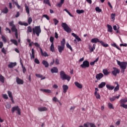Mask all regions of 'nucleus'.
Segmentation results:
<instances>
[{
  "mask_svg": "<svg viewBox=\"0 0 127 127\" xmlns=\"http://www.w3.org/2000/svg\"><path fill=\"white\" fill-rule=\"evenodd\" d=\"M112 46H113V47H115V48H117L118 50H121V48H119L118 46H117V44L116 43L112 44Z\"/></svg>",
  "mask_w": 127,
  "mask_h": 127,
  "instance_id": "46",
  "label": "nucleus"
},
{
  "mask_svg": "<svg viewBox=\"0 0 127 127\" xmlns=\"http://www.w3.org/2000/svg\"><path fill=\"white\" fill-rule=\"evenodd\" d=\"M60 64V62L59 61V60L58 59H56L55 64L56 65H58Z\"/></svg>",
  "mask_w": 127,
  "mask_h": 127,
  "instance_id": "58",
  "label": "nucleus"
},
{
  "mask_svg": "<svg viewBox=\"0 0 127 127\" xmlns=\"http://www.w3.org/2000/svg\"><path fill=\"white\" fill-rule=\"evenodd\" d=\"M110 101H111V102H114V101H115L116 100V97H111L109 99Z\"/></svg>",
  "mask_w": 127,
  "mask_h": 127,
  "instance_id": "63",
  "label": "nucleus"
},
{
  "mask_svg": "<svg viewBox=\"0 0 127 127\" xmlns=\"http://www.w3.org/2000/svg\"><path fill=\"white\" fill-rule=\"evenodd\" d=\"M1 52L3 54H6V50H5V49H4V48H2Z\"/></svg>",
  "mask_w": 127,
  "mask_h": 127,
  "instance_id": "56",
  "label": "nucleus"
},
{
  "mask_svg": "<svg viewBox=\"0 0 127 127\" xmlns=\"http://www.w3.org/2000/svg\"><path fill=\"white\" fill-rule=\"evenodd\" d=\"M50 41L52 43V44L54 43V37H53V36H51L50 37Z\"/></svg>",
  "mask_w": 127,
  "mask_h": 127,
  "instance_id": "53",
  "label": "nucleus"
},
{
  "mask_svg": "<svg viewBox=\"0 0 127 127\" xmlns=\"http://www.w3.org/2000/svg\"><path fill=\"white\" fill-rule=\"evenodd\" d=\"M115 84L117 85V86L114 88V92H118V91L120 90V84H119V82H118V81H116L115 82Z\"/></svg>",
  "mask_w": 127,
  "mask_h": 127,
  "instance_id": "14",
  "label": "nucleus"
},
{
  "mask_svg": "<svg viewBox=\"0 0 127 127\" xmlns=\"http://www.w3.org/2000/svg\"><path fill=\"white\" fill-rule=\"evenodd\" d=\"M2 12H3V13H7V12H8V9L6 7H5L2 10Z\"/></svg>",
  "mask_w": 127,
  "mask_h": 127,
  "instance_id": "37",
  "label": "nucleus"
},
{
  "mask_svg": "<svg viewBox=\"0 0 127 127\" xmlns=\"http://www.w3.org/2000/svg\"><path fill=\"white\" fill-rule=\"evenodd\" d=\"M74 84L75 86L77 87V88H79V89H82V88H83V86L82 85V84H80L78 82H75Z\"/></svg>",
  "mask_w": 127,
  "mask_h": 127,
  "instance_id": "26",
  "label": "nucleus"
},
{
  "mask_svg": "<svg viewBox=\"0 0 127 127\" xmlns=\"http://www.w3.org/2000/svg\"><path fill=\"white\" fill-rule=\"evenodd\" d=\"M108 108L110 109L114 110L115 107H114V106L113 105V104L111 103H108Z\"/></svg>",
  "mask_w": 127,
  "mask_h": 127,
  "instance_id": "35",
  "label": "nucleus"
},
{
  "mask_svg": "<svg viewBox=\"0 0 127 127\" xmlns=\"http://www.w3.org/2000/svg\"><path fill=\"white\" fill-rule=\"evenodd\" d=\"M96 11H97V12H102V10L99 7H96L95 8Z\"/></svg>",
  "mask_w": 127,
  "mask_h": 127,
  "instance_id": "48",
  "label": "nucleus"
},
{
  "mask_svg": "<svg viewBox=\"0 0 127 127\" xmlns=\"http://www.w3.org/2000/svg\"><path fill=\"white\" fill-rule=\"evenodd\" d=\"M42 64H43V65H45V67L46 68H48V67H49V64L48 63V62H47V61H46L45 60L42 61Z\"/></svg>",
  "mask_w": 127,
  "mask_h": 127,
  "instance_id": "16",
  "label": "nucleus"
},
{
  "mask_svg": "<svg viewBox=\"0 0 127 127\" xmlns=\"http://www.w3.org/2000/svg\"><path fill=\"white\" fill-rule=\"evenodd\" d=\"M88 49L90 53L93 52L96 49V44H93V47L91 46V44L88 45Z\"/></svg>",
  "mask_w": 127,
  "mask_h": 127,
  "instance_id": "8",
  "label": "nucleus"
},
{
  "mask_svg": "<svg viewBox=\"0 0 127 127\" xmlns=\"http://www.w3.org/2000/svg\"><path fill=\"white\" fill-rule=\"evenodd\" d=\"M113 70L112 71V74L115 77H117V75H118V74H120V72H121V71L117 67H113Z\"/></svg>",
  "mask_w": 127,
  "mask_h": 127,
  "instance_id": "6",
  "label": "nucleus"
},
{
  "mask_svg": "<svg viewBox=\"0 0 127 127\" xmlns=\"http://www.w3.org/2000/svg\"><path fill=\"white\" fill-rule=\"evenodd\" d=\"M44 3H46V4H48L50 6L51 5L50 4V2L49 1V0H44Z\"/></svg>",
  "mask_w": 127,
  "mask_h": 127,
  "instance_id": "45",
  "label": "nucleus"
},
{
  "mask_svg": "<svg viewBox=\"0 0 127 127\" xmlns=\"http://www.w3.org/2000/svg\"><path fill=\"white\" fill-rule=\"evenodd\" d=\"M71 35H72L73 37H75V38L77 40V41H81V38H80V37L76 35V34L72 33L71 34Z\"/></svg>",
  "mask_w": 127,
  "mask_h": 127,
  "instance_id": "22",
  "label": "nucleus"
},
{
  "mask_svg": "<svg viewBox=\"0 0 127 127\" xmlns=\"http://www.w3.org/2000/svg\"><path fill=\"white\" fill-rule=\"evenodd\" d=\"M32 32V28L29 26L27 27V33H31Z\"/></svg>",
  "mask_w": 127,
  "mask_h": 127,
  "instance_id": "31",
  "label": "nucleus"
},
{
  "mask_svg": "<svg viewBox=\"0 0 127 127\" xmlns=\"http://www.w3.org/2000/svg\"><path fill=\"white\" fill-rule=\"evenodd\" d=\"M80 67H81V68H83V69H85L86 68H89V67H90V63L87 60L84 61L82 63V64L80 65Z\"/></svg>",
  "mask_w": 127,
  "mask_h": 127,
  "instance_id": "5",
  "label": "nucleus"
},
{
  "mask_svg": "<svg viewBox=\"0 0 127 127\" xmlns=\"http://www.w3.org/2000/svg\"><path fill=\"white\" fill-rule=\"evenodd\" d=\"M30 56L31 60L35 58V52L34 51V49H31V53H30Z\"/></svg>",
  "mask_w": 127,
  "mask_h": 127,
  "instance_id": "9",
  "label": "nucleus"
},
{
  "mask_svg": "<svg viewBox=\"0 0 127 127\" xmlns=\"http://www.w3.org/2000/svg\"><path fill=\"white\" fill-rule=\"evenodd\" d=\"M51 73L53 74L54 73H57L58 72V68L56 67H54L51 69Z\"/></svg>",
  "mask_w": 127,
  "mask_h": 127,
  "instance_id": "18",
  "label": "nucleus"
},
{
  "mask_svg": "<svg viewBox=\"0 0 127 127\" xmlns=\"http://www.w3.org/2000/svg\"><path fill=\"white\" fill-rule=\"evenodd\" d=\"M127 102V98L121 99L120 101L121 105H125Z\"/></svg>",
  "mask_w": 127,
  "mask_h": 127,
  "instance_id": "24",
  "label": "nucleus"
},
{
  "mask_svg": "<svg viewBox=\"0 0 127 127\" xmlns=\"http://www.w3.org/2000/svg\"><path fill=\"white\" fill-rule=\"evenodd\" d=\"M15 66H16V63H10L8 65V68H13V67H15Z\"/></svg>",
  "mask_w": 127,
  "mask_h": 127,
  "instance_id": "21",
  "label": "nucleus"
},
{
  "mask_svg": "<svg viewBox=\"0 0 127 127\" xmlns=\"http://www.w3.org/2000/svg\"><path fill=\"white\" fill-rule=\"evenodd\" d=\"M103 73L104 75H109L110 74V72L107 69H103Z\"/></svg>",
  "mask_w": 127,
  "mask_h": 127,
  "instance_id": "43",
  "label": "nucleus"
},
{
  "mask_svg": "<svg viewBox=\"0 0 127 127\" xmlns=\"http://www.w3.org/2000/svg\"><path fill=\"white\" fill-rule=\"evenodd\" d=\"M34 62L36 64H40V62H39V60L38 59H35Z\"/></svg>",
  "mask_w": 127,
  "mask_h": 127,
  "instance_id": "57",
  "label": "nucleus"
},
{
  "mask_svg": "<svg viewBox=\"0 0 127 127\" xmlns=\"http://www.w3.org/2000/svg\"><path fill=\"white\" fill-rule=\"evenodd\" d=\"M40 91L44 92V93H48V94H51L52 93V91H51V90L50 89H41Z\"/></svg>",
  "mask_w": 127,
  "mask_h": 127,
  "instance_id": "17",
  "label": "nucleus"
},
{
  "mask_svg": "<svg viewBox=\"0 0 127 127\" xmlns=\"http://www.w3.org/2000/svg\"><path fill=\"white\" fill-rule=\"evenodd\" d=\"M103 77H104V74L102 73H100L96 74V78L97 80H100L102 79V78H103Z\"/></svg>",
  "mask_w": 127,
  "mask_h": 127,
  "instance_id": "13",
  "label": "nucleus"
},
{
  "mask_svg": "<svg viewBox=\"0 0 127 127\" xmlns=\"http://www.w3.org/2000/svg\"><path fill=\"white\" fill-rule=\"evenodd\" d=\"M83 126L84 127H89L90 126V127H96V125H95L93 123H84Z\"/></svg>",
  "mask_w": 127,
  "mask_h": 127,
  "instance_id": "10",
  "label": "nucleus"
},
{
  "mask_svg": "<svg viewBox=\"0 0 127 127\" xmlns=\"http://www.w3.org/2000/svg\"><path fill=\"white\" fill-rule=\"evenodd\" d=\"M11 30L12 32H15V33L17 32V29L16 28V27H15V26H13V27H12L11 28Z\"/></svg>",
  "mask_w": 127,
  "mask_h": 127,
  "instance_id": "32",
  "label": "nucleus"
},
{
  "mask_svg": "<svg viewBox=\"0 0 127 127\" xmlns=\"http://www.w3.org/2000/svg\"><path fill=\"white\" fill-rule=\"evenodd\" d=\"M43 17H45V18H46L47 20H49V19H50V18H49V16H48V15H47V14L43 15Z\"/></svg>",
  "mask_w": 127,
  "mask_h": 127,
  "instance_id": "59",
  "label": "nucleus"
},
{
  "mask_svg": "<svg viewBox=\"0 0 127 127\" xmlns=\"http://www.w3.org/2000/svg\"><path fill=\"white\" fill-rule=\"evenodd\" d=\"M113 29H114V30L116 31V33H120V30H119L118 29V28L117 27V26L116 25L113 26Z\"/></svg>",
  "mask_w": 127,
  "mask_h": 127,
  "instance_id": "42",
  "label": "nucleus"
},
{
  "mask_svg": "<svg viewBox=\"0 0 127 127\" xmlns=\"http://www.w3.org/2000/svg\"><path fill=\"white\" fill-rule=\"evenodd\" d=\"M91 42L92 43H98V42H99L103 47H109V45L108 44L105 43L103 41H100V39H98V38L92 39Z\"/></svg>",
  "mask_w": 127,
  "mask_h": 127,
  "instance_id": "2",
  "label": "nucleus"
},
{
  "mask_svg": "<svg viewBox=\"0 0 127 127\" xmlns=\"http://www.w3.org/2000/svg\"><path fill=\"white\" fill-rule=\"evenodd\" d=\"M60 78L63 80V81H65V80H67L68 82L70 81L71 79V77L67 74H66L65 73V71L62 70L60 72Z\"/></svg>",
  "mask_w": 127,
  "mask_h": 127,
  "instance_id": "1",
  "label": "nucleus"
},
{
  "mask_svg": "<svg viewBox=\"0 0 127 127\" xmlns=\"http://www.w3.org/2000/svg\"><path fill=\"white\" fill-rule=\"evenodd\" d=\"M16 82L17 84H18V85H23V84L24 83V81H23V80L19 78V77H17L16 78Z\"/></svg>",
  "mask_w": 127,
  "mask_h": 127,
  "instance_id": "7",
  "label": "nucleus"
},
{
  "mask_svg": "<svg viewBox=\"0 0 127 127\" xmlns=\"http://www.w3.org/2000/svg\"><path fill=\"white\" fill-rule=\"evenodd\" d=\"M32 33L34 35L35 34L37 36H39L40 35V33H41V28L40 26H36L32 28Z\"/></svg>",
  "mask_w": 127,
  "mask_h": 127,
  "instance_id": "3",
  "label": "nucleus"
},
{
  "mask_svg": "<svg viewBox=\"0 0 127 127\" xmlns=\"http://www.w3.org/2000/svg\"><path fill=\"white\" fill-rule=\"evenodd\" d=\"M1 38L4 43H6L7 40L6 37H5V36L2 35H1Z\"/></svg>",
  "mask_w": 127,
  "mask_h": 127,
  "instance_id": "38",
  "label": "nucleus"
},
{
  "mask_svg": "<svg viewBox=\"0 0 127 127\" xmlns=\"http://www.w3.org/2000/svg\"><path fill=\"white\" fill-rule=\"evenodd\" d=\"M20 62L22 65L23 73L25 74V72H26V68H25V67L23 66V64H22V62H21V58L20 59Z\"/></svg>",
  "mask_w": 127,
  "mask_h": 127,
  "instance_id": "23",
  "label": "nucleus"
},
{
  "mask_svg": "<svg viewBox=\"0 0 127 127\" xmlns=\"http://www.w3.org/2000/svg\"><path fill=\"white\" fill-rule=\"evenodd\" d=\"M25 10H26L27 13L28 14H29V13H30L29 7H28V6H27V5H26V6H25Z\"/></svg>",
  "mask_w": 127,
  "mask_h": 127,
  "instance_id": "44",
  "label": "nucleus"
},
{
  "mask_svg": "<svg viewBox=\"0 0 127 127\" xmlns=\"http://www.w3.org/2000/svg\"><path fill=\"white\" fill-rule=\"evenodd\" d=\"M35 76L36 77H37V78H41V80H44L46 78L45 76L43 77V75L40 74L36 73Z\"/></svg>",
  "mask_w": 127,
  "mask_h": 127,
  "instance_id": "20",
  "label": "nucleus"
},
{
  "mask_svg": "<svg viewBox=\"0 0 127 127\" xmlns=\"http://www.w3.org/2000/svg\"><path fill=\"white\" fill-rule=\"evenodd\" d=\"M10 42H12V43H13V44H14L15 45H16V46L18 45V44L17 43V41H16V40L11 39Z\"/></svg>",
  "mask_w": 127,
  "mask_h": 127,
  "instance_id": "36",
  "label": "nucleus"
},
{
  "mask_svg": "<svg viewBox=\"0 0 127 127\" xmlns=\"http://www.w3.org/2000/svg\"><path fill=\"white\" fill-rule=\"evenodd\" d=\"M19 109L18 106H15L12 108L11 112L12 113H14L15 111H17Z\"/></svg>",
  "mask_w": 127,
  "mask_h": 127,
  "instance_id": "28",
  "label": "nucleus"
},
{
  "mask_svg": "<svg viewBox=\"0 0 127 127\" xmlns=\"http://www.w3.org/2000/svg\"><path fill=\"white\" fill-rule=\"evenodd\" d=\"M38 111L39 112H45V111H47V108L46 107H39L38 108Z\"/></svg>",
  "mask_w": 127,
  "mask_h": 127,
  "instance_id": "25",
  "label": "nucleus"
},
{
  "mask_svg": "<svg viewBox=\"0 0 127 127\" xmlns=\"http://www.w3.org/2000/svg\"><path fill=\"white\" fill-rule=\"evenodd\" d=\"M68 89H69V87H68V85H63V93L64 94H66V93H67V91H68Z\"/></svg>",
  "mask_w": 127,
  "mask_h": 127,
  "instance_id": "11",
  "label": "nucleus"
},
{
  "mask_svg": "<svg viewBox=\"0 0 127 127\" xmlns=\"http://www.w3.org/2000/svg\"><path fill=\"white\" fill-rule=\"evenodd\" d=\"M2 97L3 98V99H5L6 100H7V99H8V96H7V95L6 94H3L2 95Z\"/></svg>",
  "mask_w": 127,
  "mask_h": 127,
  "instance_id": "61",
  "label": "nucleus"
},
{
  "mask_svg": "<svg viewBox=\"0 0 127 127\" xmlns=\"http://www.w3.org/2000/svg\"><path fill=\"white\" fill-rule=\"evenodd\" d=\"M34 44L35 46H36V47H39V48H40V45H39V44H38V43H35Z\"/></svg>",
  "mask_w": 127,
  "mask_h": 127,
  "instance_id": "64",
  "label": "nucleus"
},
{
  "mask_svg": "<svg viewBox=\"0 0 127 127\" xmlns=\"http://www.w3.org/2000/svg\"><path fill=\"white\" fill-rule=\"evenodd\" d=\"M85 12V11L84 10L81 9V10H76V13H78V14H81V13H84Z\"/></svg>",
  "mask_w": 127,
  "mask_h": 127,
  "instance_id": "39",
  "label": "nucleus"
},
{
  "mask_svg": "<svg viewBox=\"0 0 127 127\" xmlns=\"http://www.w3.org/2000/svg\"><path fill=\"white\" fill-rule=\"evenodd\" d=\"M40 52L42 56H44V57H48L49 55H48V54L46 52H43V51L42 50V49L41 48H40Z\"/></svg>",
  "mask_w": 127,
  "mask_h": 127,
  "instance_id": "12",
  "label": "nucleus"
},
{
  "mask_svg": "<svg viewBox=\"0 0 127 127\" xmlns=\"http://www.w3.org/2000/svg\"><path fill=\"white\" fill-rule=\"evenodd\" d=\"M116 17V13H112L111 15V19H113L115 20Z\"/></svg>",
  "mask_w": 127,
  "mask_h": 127,
  "instance_id": "47",
  "label": "nucleus"
},
{
  "mask_svg": "<svg viewBox=\"0 0 127 127\" xmlns=\"http://www.w3.org/2000/svg\"><path fill=\"white\" fill-rule=\"evenodd\" d=\"M95 96H96V99H101V95L99 93H94Z\"/></svg>",
  "mask_w": 127,
  "mask_h": 127,
  "instance_id": "49",
  "label": "nucleus"
},
{
  "mask_svg": "<svg viewBox=\"0 0 127 127\" xmlns=\"http://www.w3.org/2000/svg\"><path fill=\"white\" fill-rule=\"evenodd\" d=\"M53 21H54L55 25H57V24H58V22H59V21L56 18L54 19Z\"/></svg>",
  "mask_w": 127,
  "mask_h": 127,
  "instance_id": "54",
  "label": "nucleus"
},
{
  "mask_svg": "<svg viewBox=\"0 0 127 127\" xmlns=\"http://www.w3.org/2000/svg\"><path fill=\"white\" fill-rule=\"evenodd\" d=\"M62 4H63V2L60 1V2H59L57 4V6L58 7H61V6H62Z\"/></svg>",
  "mask_w": 127,
  "mask_h": 127,
  "instance_id": "55",
  "label": "nucleus"
},
{
  "mask_svg": "<svg viewBox=\"0 0 127 127\" xmlns=\"http://www.w3.org/2000/svg\"><path fill=\"white\" fill-rule=\"evenodd\" d=\"M64 48H65V47L63 46H58L59 52L60 53H62V51L64 50Z\"/></svg>",
  "mask_w": 127,
  "mask_h": 127,
  "instance_id": "19",
  "label": "nucleus"
},
{
  "mask_svg": "<svg viewBox=\"0 0 127 127\" xmlns=\"http://www.w3.org/2000/svg\"><path fill=\"white\" fill-rule=\"evenodd\" d=\"M66 47L67 48H68V49H70V51H73V49L72 48V47H71V45L69 44V43H66Z\"/></svg>",
  "mask_w": 127,
  "mask_h": 127,
  "instance_id": "41",
  "label": "nucleus"
},
{
  "mask_svg": "<svg viewBox=\"0 0 127 127\" xmlns=\"http://www.w3.org/2000/svg\"><path fill=\"white\" fill-rule=\"evenodd\" d=\"M107 27L108 32H113V27H112L111 25L108 24Z\"/></svg>",
  "mask_w": 127,
  "mask_h": 127,
  "instance_id": "30",
  "label": "nucleus"
},
{
  "mask_svg": "<svg viewBox=\"0 0 127 127\" xmlns=\"http://www.w3.org/2000/svg\"><path fill=\"white\" fill-rule=\"evenodd\" d=\"M61 26H62V27L64 28V31H66V32H67V33H70L72 31L71 28L69 27V26L66 23H62L61 24Z\"/></svg>",
  "mask_w": 127,
  "mask_h": 127,
  "instance_id": "4",
  "label": "nucleus"
},
{
  "mask_svg": "<svg viewBox=\"0 0 127 127\" xmlns=\"http://www.w3.org/2000/svg\"><path fill=\"white\" fill-rule=\"evenodd\" d=\"M106 88H107V89L108 90H114V89H115V86H112L111 85H109V84H107L106 85Z\"/></svg>",
  "mask_w": 127,
  "mask_h": 127,
  "instance_id": "29",
  "label": "nucleus"
},
{
  "mask_svg": "<svg viewBox=\"0 0 127 127\" xmlns=\"http://www.w3.org/2000/svg\"><path fill=\"white\" fill-rule=\"evenodd\" d=\"M127 63L126 62H122L120 67L121 69H127Z\"/></svg>",
  "mask_w": 127,
  "mask_h": 127,
  "instance_id": "15",
  "label": "nucleus"
},
{
  "mask_svg": "<svg viewBox=\"0 0 127 127\" xmlns=\"http://www.w3.org/2000/svg\"><path fill=\"white\" fill-rule=\"evenodd\" d=\"M66 43V40L65 39H63V40L61 41V46L65 47V44Z\"/></svg>",
  "mask_w": 127,
  "mask_h": 127,
  "instance_id": "33",
  "label": "nucleus"
},
{
  "mask_svg": "<svg viewBox=\"0 0 127 127\" xmlns=\"http://www.w3.org/2000/svg\"><path fill=\"white\" fill-rule=\"evenodd\" d=\"M7 93H8V97L10 98H13V97H12V93L11 91H8Z\"/></svg>",
  "mask_w": 127,
  "mask_h": 127,
  "instance_id": "50",
  "label": "nucleus"
},
{
  "mask_svg": "<svg viewBox=\"0 0 127 127\" xmlns=\"http://www.w3.org/2000/svg\"><path fill=\"white\" fill-rule=\"evenodd\" d=\"M120 107H122V108H124V109H127V105L126 104L120 105Z\"/></svg>",
  "mask_w": 127,
  "mask_h": 127,
  "instance_id": "62",
  "label": "nucleus"
},
{
  "mask_svg": "<svg viewBox=\"0 0 127 127\" xmlns=\"http://www.w3.org/2000/svg\"><path fill=\"white\" fill-rule=\"evenodd\" d=\"M50 51L52 52H54L55 51V48L54 47V43L51 44L50 47Z\"/></svg>",
  "mask_w": 127,
  "mask_h": 127,
  "instance_id": "27",
  "label": "nucleus"
},
{
  "mask_svg": "<svg viewBox=\"0 0 127 127\" xmlns=\"http://www.w3.org/2000/svg\"><path fill=\"white\" fill-rule=\"evenodd\" d=\"M32 22V18L29 17L28 19V24H31V23Z\"/></svg>",
  "mask_w": 127,
  "mask_h": 127,
  "instance_id": "51",
  "label": "nucleus"
},
{
  "mask_svg": "<svg viewBox=\"0 0 127 127\" xmlns=\"http://www.w3.org/2000/svg\"><path fill=\"white\" fill-rule=\"evenodd\" d=\"M0 81L1 83H4V77L0 74Z\"/></svg>",
  "mask_w": 127,
  "mask_h": 127,
  "instance_id": "40",
  "label": "nucleus"
},
{
  "mask_svg": "<svg viewBox=\"0 0 127 127\" xmlns=\"http://www.w3.org/2000/svg\"><path fill=\"white\" fill-rule=\"evenodd\" d=\"M106 86V82H101V84H100L98 86L99 88H104Z\"/></svg>",
  "mask_w": 127,
  "mask_h": 127,
  "instance_id": "34",
  "label": "nucleus"
},
{
  "mask_svg": "<svg viewBox=\"0 0 127 127\" xmlns=\"http://www.w3.org/2000/svg\"><path fill=\"white\" fill-rule=\"evenodd\" d=\"M53 101L55 102H59V100H58V99H57V97H56L53 98Z\"/></svg>",
  "mask_w": 127,
  "mask_h": 127,
  "instance_id": "60",
  "label": "nucleus"
},
{
  "mask_svg": "<svg viewBox=\"0 0 127 127\" xmlns=\"http://www.w3.org/2000/svg\"><path fill=\"white\" fill-rule=\"evenodd\" d=\"M13 23H14L13 21H11V22H10L9 23V26H11L12 27H13V26H15V25H14V24Z\"/></svg>",
  "mask_w": 127,
  "mask_h": 127,
  "instance_id": "52",
  "label": "nucleus"
}]
</instances>
